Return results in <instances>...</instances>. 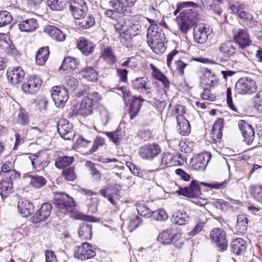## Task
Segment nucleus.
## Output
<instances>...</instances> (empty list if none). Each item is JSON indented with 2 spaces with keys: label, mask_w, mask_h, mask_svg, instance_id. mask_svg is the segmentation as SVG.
Returning <instances> with one entry per match:
<instances>
[{
  "label": "nucleus",
  "mask_w": 262,
  "mask_h": 262,
  "mask_svg": "<svg viewBox=\"0 0 262 262\" xmlns=\"http://www.w3.org/2000/svg\"><path fill=\"white\" fill-rule=\"evenodd\" d=\"M165 34L157 25H150L147 30V42L153 52L157 54L165 50L164 41Z\"/></svg>",
  "instance_id": "obj_1"
},
{
  "label": "nucleus",
  "mask_w": 262,
  "mask_h": 262,
  "mask_svg": "<svg viewBox=\"0 0 262 262\" xmlns=\"http://www.w3.org/2000/svg\"><path fill=\"white\" fill-rule=\"evenodd\" d=\"M200 19V14L190 9L181 12L177 17V22L180 30L183 33H187Z\"/></svg>",
  "instance_id": "obj_2"
},
{
  "label": "nucleus",
  "mask_w": 262,
  "mask_h": 262,
  "mask_svg": "<svg viewBox=\"0 0 262 262\" xmlns=\"http://www.w3.org/2000/svg\"><path fill=\"white\" fill-rule=\"evenodd\" d=\"M54 204L58 213L67 214L72 212L75 206L73 199L66 193L58 192L54 195Z\"/></svg>",
  "instance_id": "obj_3"
},
{
  "label": "nucleus",
  "mask_w": 262,
  "mask_h": 262,
  "mask_svg": "<svg viewBox=\"0 0 262 262\" xmlns=\"http://www.w3.org/2000/svg\"><path fill=\"white\" fill-rule=\"evenodd\" d=\"M257 84L251 78L243 77L236 83L235 89L236 92L241 95H251L257 91Z\"/></svg>",
  "instance_id": "obj_4"
},
{
  "label": "nucleus",
  "mask_w": 262,
  "mask_h": 262,
  "mask_svg": "<svg viewBox=\"0 0 262 262\" xmlns=\"http://www.w3.org/2000/svg\"><path fill=\"white\" fill-rule=\"evenodd\" d=\"M126 26V30L121 34V42L128 48L132 46L133 38L140 34L141 26L128 20Z\"/></svg>",
  "instance_id": "obj_5"
},
{
  "label": "nucleus",
  "mask_w": 262,
  "mask_h": 262,
  "mask_svg": "<svg viewBox=\"0 0 262 262\" xmlns=\"http://www.w3.org/2000/svg\"><path fill=\"white\" fill-rule=\"evenodd\" d=\"M211 155L208 152H204L194 156L190 162L191 169L196 171H204L211 159Z\"/></svg>",
  "instance_id": "obj_6"
},
{
  "label": "nucleus",
  "mask_w": 262,
  "mask_h": 262,
  "mask_svg": "<svg viewBox=\"0 0 262 262\" xmlns=\"http://www.w3.org/2000/svg\"><path fill=\"white\" fill-rule=\"evenodd\" d=\"M51 95L57 106L62 107L68 99L69 92L64 87L56 86L52 88Z\"/></svg>",
  "instance_id": "obj_7"
},
{
  "label": "nucleus",
  "mask_w": 262,
  "mask_h": 262,
  "mask_svg": "<svg viewBox=\"0 0 262 262\" xmlns=\"http://www.w3.org/2000/svg\"><path fill=\"white\" fill-rule=\"evenodd\" d=\"M233 40L241 49H245L252 42L247 30L243 29L233 31Z\"/></svg>",
  "instance_id": "obj_8"
},
{
  "label": "nucleus",
  "mask_w": 262,
  "mask_h": 262,
  "mask_svg": "<svg viewBox=\"0 0 262 262\" xmlns=\"http://www.w3.org/2000/svg\"><path fill=\"white\" fill-rule=\"evenodd\" d=\"M161 152V148L157 144L145 145L140 147L139 155L145 160H152Z\"/></svg>",
  "instance_id": "obj_9"
},
{
  "label": "nucleus",
  "mask_w": 262,
  "mask_h": 262,
  "mask_svg": "<svg viewBox=\"0 0 262 262\" xmlns=\"http://www.w3.org/2000/svg\"><path fill=\"white\" fill-rule=\"evenodd\" d=\"M210 237L211 239L216 244L220 250L224 251L227 249V242L224 231L221 228H215L211 231Z\"/></svg>",
  "instance_id": "obj_10"
},
{
  "label": "nucleus",
  "mask_w": 262,
  "mask_h": 262,
  "mask_svg": "<svg viewBox=\"0 0 262 262\" xmlns=\"http://www.w3.org/2000/svg\"><path fill=\"white\" fill-rule=\"evenodd\" d=\"M93 106L84 98L78 106L73 105L69 113L71 116L86 117L91 114Z\"/></svg>",
  "instance_id": "obj_11"
},
{
  "label": "nucleus",
  "mask_w": 262,
  "mask_h": 262,
  "mask_svg": "<svg viewBox=\"0 0 262 262\" xmlns=\"http://www.w3.org/2000/svg\"><path fill=\"white\" fill-rule=\"evenodd\" d=\"M70 10L75 19L83 18L88 12V7L83 0H72Z\"/></svg>",
  "instance_id": "obj_12"
},
{
  "label": "nucleus",
  "mask_w": 262,
  "mask_h": 262,
  "mask_svg": "<svg viewBox=\"0 0 262 262\" xmlns=\"http://www.w3.org/2000/svg\"><path fill=\"white\" fill-rule=\"evenodd\" d=\"M25 73L19 67L9 68L7 70V77L9 82L13 85L19 84L24 79Z\"/></svg>",
  "instance_id": "obj_13"
},
{
  "label": "nucleus",
  "mask_w": 262,
  "mask_h": 262,
  "mask_svg": "<svg viewBox=\"0 0 262 262\" xmlns=\"http://www.w3.org/2000/svg\"><path fill=\"white\" fill-rule=\"evenodd\" d=\"M96 252L92 245L88 243H83L80 246L77 247L75 251V256L81 260L91 258L95 256Z\"/></svg>",
  "instance_id": "obj_14"
},
{
  "label": "nucleus",
  "mask_w": 262,
  "mask_h": 262,
  "mask_svg": "<svg viewBox=\"0 0 262 262\" xmlns=\"http://www.w3.org/2000/svg\"><path fill=\"white\" fill-rule=\"evenodd\" d=\"M179 195L189 198H194L201 194V191L198 182L192 181L190 185L185 187H180L176 191Z\"/></svg>",
  "instance_id": "obj_15"
},
{
  "label": "nucleus",
  "mask_w": 262,
  "mask_h": 262,
  "mask_svg": "<svg viewBox=\"0 0 262 262\" xmlns=\"http://www.w3.org/2000/svg\"><path fill=\"white\" fill-rule=\"evenodd\" d=\"M210 34V31L209 28L204 24L195 25L194 27V39L199 43H204L206 42Z\"/></svg>",
  "instance_id": "obj_16"
},
{
  "label": "nucleus",
  "mask_w": 262,
  "mask_h": 262,
  "mask_svg": "<svg viewBox=\"0 0 262 262\" xmlns=\"http://www.w3.org/2000/svg\"><path fill=\"white\" fill-rule=\"evenodd\" d=\"M57 130L61 137L65 140H72L74 136V133L72 130V125L67 120H62L57 124Z\"/></svg>",
  "instance_id": "obj_17"
},
{
  "label": "nucleus",
  "mask_w": 262,
  "mask_h": 262,
  "mask_svg": "<svg viewBox=\"0 0 262 262\" xmlns=\"http://www.w3.org/2000/svg\"><path fill=\"white\" fill-rule=\"evenodd\" d=\"M52 209V205L50 203H46L42 204L39 209L32 217V222L38 223L46 220L50 215Z\"/></svg>",
  "instance_id": "obj_18"
},
{
  "label": "nucleus",
  "mask_w": 262,
  "mask_h": 262,
  "mask_svg": "<svg viewBox=\"0 0 262 262\" xmlns=\"http://www.w3.org/2000/svg\"><path fill=\"white\" fill-rule=\"evenodd\" d=\"M29 158L34 168H43L48 164V156L43 152L31 154Z\"/></svg>",
  "instance_id": "obj_19"
},
{
  "label": "nucleus",
  "mask_w": 262,
  "mask_h": 262,
  "mask_svg": "<svg viewBox=\"0 0 262 262\" xmlns=\"http://www.w3.org/2000/svg\"><path fill=\"white\" fill-rule=\"evenodd\" d=\"M238 125L246 142L248 144L252 143L254 138V131L252 126L244 120H239Z\"/></svg>",
  "instance_id": "obj_20"
},
{
  "label": "nucleus",
  "mask_w": 262,
  "mask_h": 262,
  "mask_svg": "<svg viewBox=\"0 0 262 262\" xmlns=\"http://www.w3.org/2000/svg\"><path fill=\"white\" fill-rule=\"evenodd\" d=\"M18 211L23 217H27L34 212L32 203L26 200L20 199L17 203Z\"/></svg>",
  "instance_id": "obj_21"
},
{
  "label": "nucleus",
  "mask_w": 262,
  "mask_h": 262,
  "mask_svg": "<svg viewBox=\"0 0 262 262\" xmlns=\"http://www.w3.org/2000/svg\"><path fill=\"white\" fill-rule=\"evenodd\" d=\"M180 237L179 234H173L172 230L168 229L159 235L158 241L163 245H169L173 241H178Z\"/></svg>",
  "instance_id": "obj_22"
},
{
  "label": "nucleus",
  "mask_w": 262,
  "mask_h": 262,
  "mask_svg": "<svg viewBox=\"0 0 262 262\" xmlns=\"http://www.w3.org/2000/svg\"><path fill=\"white\" fill-rule=\"evenodd\" d=\"M201 84L203 87L211 88L217 85L218 80L213 73L207 70L201 78Z\"/></svg>",
  "instance_id": "obj_23"
},
{
  "label": "nucleus",
  "mask_w": 262,
  "mask_h": 262,
  "mask_svg": "<svg viewBox=\"0 0 262 262\" xmlns=\"http://www.w3.org/2000/svg\"><path fill=\"white\" fill-rule=\"evenodd\" d=\"M77 47L82 54L86 56L91 54L95 48L93 43L84 37L79 38L77 42Z\"/></svg>",
  "instance_id": "obj_24"
},
{
  "label": "nucleus",
  "mask_w": 262,
  "mask_h": 262,
  "mask_svg": "<svg viewBox=\"0 0 262 262\" xmlns=\"http://www.w3.org/2000/svg\"><path fill=\"white\" fill-rule=\"evenodd\" d=\"M231 251L236 255L244 254L247 249L246 242L242 238L233 240L230 245Z\"/></svg>",
  "instance_id": "obj_25"
},
{
  "label": "nucleus",
  "mask_w": 262,
  "mask_h": 262,
  "mask_svg": "<svg viewBox=\"0 0 262 262\" xmlns=\"http://www.w3.org/2000/svg\"><path fill=\"white\" fill-rule=\"evenodd\" d=\"M177 131L183 136H186L190 133L191 127L188 121L182 115L177 116Z\"/></svg>",
  "instance_id": "obj_26"
},
{
  "label": "nucleus",
  "mask_w": 262,
  "mask_h": 262,
  "mask_svg": "<svg viewBox=\"0 0 262 262\" xmlns=\"http://www.w3.org/2000/svg\"><path fill=\"white\" fill-rule=\"evenodd\" d=\"M220 51L222 54L223 58L222 60H228L236 52V49L231 41H228L222 43L220 48Z\"/></svg>",
  "instance_id": "obj_27"
},
{
  "label": "nucleus",
  "mask_w": 262,
  "mask_h": 262,
  "mask_svg": "<svg viewBox=\"0 0 262 262\" xmlns=\"http://www.w3.org/2000/svg\"><path fill=\"white\" fill-rule=\"evenodd\" d=\"M248 219L244 214L238 215L237 217L236 224L234 227V232L237 234H244L247 230Z\"/></svg>",
  "instance_id": "obj_28"
},
{
  "label": "nucleus",
  "mask_w": 262,
  "mask_h": 262,
  "mask_svg": "<svg viewBox=\"0 0 262 262\" xmlns=\"http://www.w3.org/2000/svg\"><path fill=\"white\" fill-rule=\"evenodd\" d=\"M45 32L52 39L57 41H62L66 38L65 34L58 28L53 26H47Z\"/></svg>",
  "instance_id": "obj_29"
},
{
  "label": "nucleus",
  "mask_w": 262,
  "mask_h": 262,
  "mask_svg": "<svg viewBox=\"0 0 262 262\" xmlns=\"http://www.w3.org/2000/svg\"><path fill=\"white\" fill-rule=\"evenodd\" d=\"M19 29L21 32H32L38 27V24L35 19L32 18L23 20L18 25Z\"/></svg>",
  "instance_id": "obj_30"
},
{
  "label": "nucleus",
  "mask_w": 262,
  "mask_h": 262,
  "mask_svg": "<svg viewBox=\"0 0 262 262\" xmlns=\"http://www.w3.org/2000/svg\"><path fill=\"white\" fill-rule=\"evenodd\" d=\"M92 224L89 223L85 222L81 224L78 231L79 236L81 239H90L92 235Z\"/></svg>",
  "instance_id": "obj_31"
},
{
  "label": "nucleus",
  "mask_w": 262,
  "mask_h": 262,
  "mask_svg": "<svg viewBox=\"0 0 262 262\" xmlns=\"http://www.w3.org/2000/svg\"><path fill=\"white\" fill-rule=\"evenodd\" d=\"M26 178L29 180L30 185L35 188H40L43 186L47 182L46 179L36 174H28Z\"/></svg>",
  "instance_id": "obj_32"
},
{
  "label": "nucleus",
  "mask_w": 262,
  "mask_h": 262,
  "mask_svg": "<svg viewBox=\"0 0 262 262\" xmlns=\"http://www.w3.org/2000/svg\"><path fill=\"white\" fill-rule=\"evenodd\" d=\"M149 67L152 71L151 75L154 78L161 81L165 88H168L169 81L165 76L152 63H150Z\"/></svg>",
  "instance_id": "obj_33"
},
{
  "label": "nucleus",
  "mask_w": 262,
  "mask_h": 262,
  "mask_svg": "<svg viewBox=\"0 0 262 262\" xmlns=\"http://www.w3.org/2000/svg\"><path fill=\"white\" fill-rule=\"evenodd\" d=\"M12 188L13 182L11 178H6L0 182V194L3 197L10 193Z\"/></svg>",
  "instance_id": "obj_34"
},
{
  "label": "nucleus",
  "mask_w": 262,
  "mask_h": 262,
  "mask_svg": "<svg viewBox=\"0 0 262 262\" xmlns=\"http://www.w3.org/2000/svg\"><path fill=\"white\" fill-rule=\"evenodd\" d=\"M101 58L108 64L113 65L117 62V58L113 51V50L107 47L104 48L101 54Z\"/></svg>",
  "instance_id": "obj_35"
},
{
  "label": "nucleus",
  "mask_w": 262,
  "mask_h": 262,
  "mask_svg": "<svg viewBox=\"0 0 262 262\" xmlns=\"http://www.w3.org/2000/svg\"><path fill=\"white\" fill-rule=\"evenodd\" d=\"M50 54L49 47L41 48L37 52L36 55V62L39 66H42L45 64Z\"/></svg>",
  "instance_id": "obj_36"
},
{
  "label": "nucleus",
  "mask_w": 262,
  "mask_h": 262,
  "mask_svg": "<svg viewBox=\"0 0 262 262\" xmlns=\"http://www.w3.org/2000/svg\"><path fill=\"white\" fill-rule=\"evenodd\" d=\"M79 63V61L77 59L70 56L66 57L62 62L60 69L63 70L69 69L73 70L77 68Z\"/></svg>",
  "instance_id": "obj_37"
},
{
  "label": "nucleus",
  "mask_w": 262,
  "mask_h": 262,
  "mask_svg": "<svg viewBox=\"0 0 262 262\" xmlns=\"http://www.w3.org/2000/svg\"><path fill=\"white\" fill-rule=\"evenodd\" d=\"M224 120L223 118H219L214 123L212 128V136L214 138L220 139L222 136V130Z\"/></svg>",
  "instance_id": "obj_38"
},
{
  "label": "nucleus",
  "mask_w": 262,
  "mask_h": 262,
  "mask_svg": "<svg viewBox=\"0 0 262 262\" xmlns=\"http://www.w3.org/2000/svg\"><path fill=\"white\" fill-rule=\"evenodd\" d=\"M80 73L83 77L89 81H94L98 79V73L91 67H86Z\"/></svg>",
  "instance_id": "obj_39"
},
{
  "label": "nucleus",
  "mask_w": 262,
  "mask_h": 262,
  "mask_svg": "<svg viewBox=\"0 0 262 262\" xmlns=\"http://www.w3.org/2000/svg\"><path fill=\"white\" fill-rule=\"evenodd\" d=\"M147 81V79L144 77L137 78L132 81L133 88L142 93L149 89L146 87Z\"/></svg>",
  "instance_id": "obj_40"
},
{
  "label": "nucleus",
  "mask_w": 262,
  "mask_h": 262,
  "mask_svg": "<svg viewBox=\"0 0 262 262\" xmlns=\"http://www.w3.org/2000/svg\"><path fill=\"white\" fill-rule=\"evenodd\" d=\"M72 156H63L57 158L55 161V166L59 169L63 168L70 165L74 161Z\"/></svg>",
  "instance_id": "obj_41"
},
{
  "label": "nucleus",
  "mask_w": 262,
  "mask_h": 262,
  "mask_svg": "<svg viewBox=\"0 0 262 262\" xmlns=\"http://www.w3.org/2000/svg\"><path fill=\"white\" fill-rule=\"evenodd\" d=\"M141 106V101L138 98H135L129 106V114L131 119H133L139 113Z\"/></svg>",
  "instance_id": "obj_42"
},
{
  "label": "nucleus",
  "mask_w": 262,
  "mask_h": 262,
  "mask_svg": "<svg viewBox=\"0 0 262 262\" xmlns=\"http://www.w3.org/2000/svg\"><path fill=\"white\" fill-rule=\"evenodd\" d=\"M67 0H47L48 6L52 10L62 11L64 9Z\"/></svg>",
  "instance_id": "obj_43"
},
{
  "label": "nucleus",
  "mask_w": 262,
  "mask_h": 262,
  "mask_svg": "<svg viewBox=\"0 0 262 262\" xmlns=\"http://www.w3.org/2000/svg\"><path fill=\"white\" fill-rule=\"evenodd\" d=\"M65 82L66 87L64 88L67 89L68 92H73L77 90L79 85V82L77 79L71 76H68L66 77Z\"/></svg>",
  "instance_id": "obj_44"
},
{
  "label": "nucleus",
  "mask_w": 262,
  "mask_h": 262,
  "mask_svg": "<svg viewBox=\"0 0 262 262\" xmlns=\"http://www.w3.org/2000/svg\"><path fill=\"white\" fill-rule=\"evenodd\" d=\"M12 20L10 13L7 11H0V28L10 24Z\"/></svg>",
  "instance_id": "obj_45"
},
{
  "label": "nucleus",
  "mask_w": 262,
  "mask_h": 262,
  "mask_svg": "<svg viewBox=\"0 0 262 262\" xmlns=\"http://www.w3.org/2000/svg\"><path fill=\"white\" fill-rule=\"evenodd\" d=\"M251 194L254 199L262 204V186L254 185L250 187Z\"/></svg>",
  "instance_id": "obj_46"
},
{
  "label": "nucleus",
  "mask_w": 262,
  "mask_h": 262,
  "mask_svg": "<svg viewBox=\"0 0 262 262\" xmlns=\"http://www.w3.org/2000/svg\"><path fill=\"white\" fill-rule=\"evenodd\" d=\"M17 122L18 123L22 125L28 124L29 122V118L28 113L25 109L20 108L18 114L17 118Z\"/></svg>",
  "instance_id": "obj_47"
},
{
  "label": "nucleus",
  "mask_w": 262,
  "mask_h": 262,
  "mask_svg": "<svg viewBox=\"0 0 262 262\" xmlns=\"http://www.w3.org/2000/svg\"><path fill=\"white\" fill-rule=\"evenodd\" d=\"M128 20L123 19H120L114 25V28L116 32L120 34V39L121 40V34L125 32L126 30V24Z\"/></svg>",
  "instance_id": "obj_48"
},
{
  "label": "nucleus",
  "mask_w": 262,
  "mask_h": 262,
  "mask_svg": "<svg viewBox=\"0 0 262 262\" xmlns=\"http://www.w3.org/2000/svg\"><path fill=\"white\" fill-rule=\"evenodd\" d=\"M95 18L93 16L89 15L79 23V26L83 29L89 28L95 24Z\"/></svg>",
  "instance_id": "obj_49"
},
{
  "label": "nucleus",
  "mask_w": 262,
  "mask_h": 262,
  "mask_svg": "<svg viewBox=\"0 0 262 262\" xmlns=\"http://www.w3.org/2000/svg\"><path fill=\"white\" fill-rule=\"evenodd\" d=\"M109 6L113 9L115 12L118 13H124L123 5L119 0H112L110 1Z\"/></svg>",
  "instance_id": "obj_50"
},
{
  "label": "nucleus",
  "mask_w": 262,
  "mask_h": 262,
  "mask_svg": "<svg viewBox=\"0 0 262 262\" xmlns=\"http://www.w3.org/2000/svg\"><path fill=\"white\" fill-rule=\"evenodd\" d=\"M177 158L176 156H174L172 154L169 152H164L162 155L161 164L163 165H175L173 163V161L174 158Z\"/></svg>",
  "instance_id": "obj_51"
},
{
  "label": "nucleus",
  "mask_w": 262,
  "mask_h": 262,
  "mask_svg": "<svg viewBox=\"0 0 262 262\" xmlns=\"http://www.w3.org/2000/svg\"><path fill=\"white\" fill-rule=\"evenodd\" d=\"M228 181L225 180L222 182H213L210 183H202V184L204 186L210 188L211 189H223L225 188L226 185L228 183Z\"/></svg>",
  "instance_id": "obj_52"
},
{
  "label": "nucleus",
  "mask_w": 262,
  "mask_h": 262,
  "mask_svg": "<svg viewBox=\"0 0 262 262\" xmlns=\"http://www.w3.org/2000/svg\"><path fill=\"white\" fill-rule=\"evenodd\" d=\"M84 98L93 106L94 104L101 99L102 96L96 92H92L88 94Z\"/></svg>",
  "instance_id": "obj_53"
},
{
  "label": "nucleus",
  "mask_w": 262,
  "mask_h": 262,
  "mask_svg": "<svg viewBox=\"0 0 262 262\" xmlns=\"http://www.w3.org/2000/svg\"><path fill=\"white\" fill-rule=\"evenodd\" d=\"M151 216L158 221H165L168 217L166 212L163 209L152 211Z\"/></svg>",
  "instance_id": "obj_54"
},
{
  "label": "nucleus",
  "mask_w": 262,
  "mask_h": 262,
  "mask_svg": "<svg viewBox=\"0 0 262 262\" xmlns=\"http://www.w3.org/2000/svg\"><path fill=\"white\" fill-rule=\"evenodd\" d=\"M189 217L186 214L180 213L173 216V222L178 225H185Z\"/></svg>",
  "instance_id": "obj_55"
},
{
  "label": "nucleus",
  "mask_w": 262,
  "mask_h": 262,
  "mask_svg": "<svg viewBox=\"0 0 262 262\" xmlns=\"http://www.w3.org/2000/svg\"><path fill=\"white\" fill-rule=\"evenodd\" d=\"M137 210L138 213L143 216L150 217L151 216L152 211L145 206L139 204L137 206Z\"/></svg>",
  "instance_id": "obj_56"
},
{
  "label": "nucleus",
  "mask_w": 262,
  "mask_h": 262,
  "mask_svg": "<svg viewBox=\"0 0 262 262\" xmlns=\"http://www.w3.org/2000/svg\"><path fill=\"white\" fill-rule=\"evenodd\" d=\"M98 111L102 123L103 125H106L109 120V115L107 110L104 107L101 106L98 107Z\"/></svg>",
  "instance_id": "obj_57"
},
{
  "label": "nucleus",
  "mask_w": 262,
  "mask_h": 262,
  "mask_svg": "<svg viewBox=\"0 0 262 262\" xmlns=\"http://www.w3.org/2000/svg\"><path fill=\"white\" fill-rule=\"evenodd\" d=\"M105 143L104 139L101 137H96L95 138L92 147L90 149L89 152L91 154L95 152L100 146H102Z\"/></svg>",
  "instance_id": "obj_58"
},
{
  "label": "nucleus",
  "mask_w": 262,
  "mask_h": 262,
  "mask_svg": "<svg viewBox=\"0 0 262 262\" xmlns=\"http://www.w3.org/2000/svg\"><path fill=\"white\" fill-rule=\"evenodd\" d=\"M245 5L243 3L240 2H234L229 4V8L231 11L234 14H238L245 9Z\"/></svg>",
  "instance_id": "obj_59"
},
{
  "label": "nucleus",
  "mask_w": 262,
  "mask_h": 262,
  "mask_svg": "<svg viewBox=\"0 0 262 262\" xmlns=\"http://www.w3.org/2000/svg\"><path fill=\"white\" fill-rule=\"evenodd\" d=\"M120 198V190L118 189H113V191L108 193V201L112 204L116 205V200H119Z\"/></svg>",
  "instance_id": "obj_60"
},
{
  "label": "nucleus",
  "mask_w": 262,
  "mask_h": 262,
  "mask_svg": "<svg viewBox=\"0 0 262 262\" xmlns=\"http://www.w3.org/2000/svg\"><path fill=\"white\" fill-rule=\"evenodd\" d=\"M86 166L91 169V173L92 176L97 180L100 179L101 177V174L95 166V164L91 162H87Z\"/></svg>",
  "instance_id": "obj_61"
},
{
  "label": "nucleus",
  "mask_w": 262,
  "mask_h": 262,
  "mask_svg": "<svg viewBox=\"0 0 262 262\" xmlns=\"http://www.w3.org/2000/svg\"><path fill=\"white\" fill-rule=\"evenodd\" d=\"M62 174L63 177L68 181H73L76 179V175L72 167L65 169Z\"/></svg>",
  "instance_id": "obj_62"
},
{
  "label": "nucleus",
  "mask_w": 262,
  "mask_h": 262,
  "mask_svg": "<svg viewBox=\"0 0 262 262\" xmlns=\"http://www.w3.org/2000/svg\"><path fill=\"white\" fill-rule=\"evenodd\" d=\"M28 81L31 84L32 87L33 88V89H36V92L39 89L42 83L41 79L38 76H35L32 78H30Z\"/></svg>",
  "instance_id": "obj_63"
},
{
  "label": "nucleus",
  "mask_w": 262,
  "mask_h": 262,
  "mask_svg": "<svg viewBox=\"0 0 262 262\" xmlns=\"http://www.w3.org/2000/svg\"><path fill=\"white\" fill-rule=\"evenodd\" d=\"M141 222V219L138 216H133L132 219H130L129 223V227L130 228L131 230H133L136 229L140 224Z\"/></svg>",
  "instance_id": "obj_64"
}]
</instances>
